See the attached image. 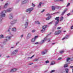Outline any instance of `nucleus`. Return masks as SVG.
Masks as SVG:
<instances>
[{
	"label": "nucleus",
	"mask_w": 73,
	"mask_h": 73,
	"mask_svg": "<svg viewBox=\"0 0 73 73\" xmlns=\"http://www.w3.org/2000/svg\"><path fill=\"white\" fill-rule=\"evenodd\" d=\"M60 19V17H58L55 18V20H56V21H54V22L55 23V26H56V25H57V24H58V22H59V19Z\"/></svg>",
	"instance_id": "1"
},
{
	"label": "nucleus",
	"mask_w": 73,
	"mask_h": 73,
	"mask_svg": "<svg viewBox=\"0 0 73 73\" xmlns=\"http://www.w3.org/2000/svg\"><path fill=\"white\" fill-rule=\"evenodd\" d=\"M5 13H6V11H3L1 12L0 17H3H3H5L6 15L5 14Z\"/></svg>",
	"instance_id": "2"
},
{
	"label": "nucleus",
	"mask_w": 73,
	"mask_h": 73,
	"mask_svg": "<svg viewBox=\"0 0 73 73\" xmlns=\"http://www.w3.org/2000/svg\"><path fill=\"white\" fill-rule=\"evenodd\" d=\"M47 40L46 38H45L44 39V40H42L41 42H40V44H42V43H44V41ZM50 40H51V39L50 38H48L47 39V42H50Z\"/></svg>",
	"instance_id": "3"
},
{
	"label": "nucleus",
	"mask_w": 73,
	"mask_h": 73,
	"mask_svg": "<svg viewBox=\"0 0 73 73\" xmlns=\"http://www.w3.org/2000/svg\"><path fill=\"white\" fill-rule=\"evenodd\" d=\"M17 23V19L12 21L10 22V24L11 25H13L14 24H15Z\"/></svg>",
	"instance_id": "4"
},
{
	"label": "nucleus",
	"mask_w": 73,
	"mask_h": 73,
	"mask_svg": "<svg viewBox=\"0 0 73 73\" xmlns=\"http://www.w3.org/2000/svg\"><path fill=\"white\" fill-rule=\"evenodd\" d=\"M33 10V8L31 7V8H29L26 10V12H29V13H31L32 11Z\"/></svg>",
	"instance_id": "5"
},
{
	"label": "nucleus",
	"mask_w": 73,
	"mask_h": 73,
	"mask_svg": "<svg viewBox=\"0 0 73 73\" xmlns=\"http://www.w3.org/2000/svg\"><path fill=\"white\" fill-rule=\"evenodd\" d=\"M46 16L48 17L47 18H46V20H49L50 18H51V16H50V14H46Z\"/></svg>",
	"instance_id": "6"
},
{
	"label": "nucleus",
	"mask_w": 73,
	"mask_h": 73,
	"mask_svg": "<svg viewBox=\"0 0 73 73\" xmlns=\"http://www.w3.org/2000/svg\"><path fill=\"white\" fill-rule=\"evenodd\" d=\"M13 16L12 13H10L9 15V19H10V20L12 19H13Z\"/></svg>",
	"instance_id": "7"
},
{
	"label": "nucleus",
	"mask_w": 73,
	"mask_h": 73,
	"mask_svg": "<svg viewBox=\"0 0 73 73\" xmlns=\"http://www.w3.org/2000/svg\"><path fill=\"white\" fill-rule=\"evenodd\" d=\"M29 0H24L21 2V4H24L27 3Z\"/></svg>",
	"instance_id": "8"
},
{
	"label": "nucleus",
	"mask_w": 73,
	"mask_h": 73,
	"mask_svg": "<svg viewBox=\"0 0 73 73\" xmlns=\"http://www.w3.org/2000/svg\"><path fill=\"white\" fill-rule=\"evenodd\" d=\"M61 30H58L56 31L54 33V34L55 35H58V34H60L61 33Z\"/></svg>",
	"instance_id": "9"
},
{
	"label": "nucleus",
	"mask_w": 73,
	"mask_h": 73,
	"mask_svg": "<svg viewBox=\"0 0 73 73\" xmlns=\"http://www.w3.org/2000/svg\"><path fill=\"white\" fill-rule=\"evenodd\" d=\"M18 50H15L13 52L11 53V54H16L17 52H18Z\"/></svg>",
	"instance_id": "10"
},
{
	"label": "nucleus",
	"mask_w": 73,
	"mask_h": 73,
	"mask_svg": "<svg viewBox=\"0 0 73 73\" xmlns=\"http://www.w3.org/2000/svg\"><path fill=\"white\" fill-rule=\"evenodd\" d=\"M13 35L12 34H11V36H7L6 37V38H8L9 40H11V38L13 36Z\"/></svg>",
	"instance_id": "11"
},
{
	"label": "nucleus",
	"mask_w": 73,
	"mask_h": 73,
	"mask_svg": "<svg viewBox=\"0 0 73 73\" xmlns=\"http://www.w3.org/2000/svg\"><path fill=\"white\" fill-rule=\"evenodd\" d=\"M31 36L32 35H31V34L29 33L27 35V38H30L31 37Z\"/></svg>",
	"instance_id": "12"
},
{
	"label": "nucleus",
	"mask_w": 73,
	"mask_h": 73,
	"mask_svg": "<svg viewBox=\"0 0 73 73\" xmlns=\"http://www.w3.org/2000/svg\"><path fill=\"white\" fill-rule=\"evenodd\" d=\"M17 70V69L16 68H13L10 70V72H16Z\"/></svg>",
	"instance_id": "13"
},
{
	"label": "nucleus",
	"mask_w": 73,
	"mask_h": 73,
	"mask_svg": "<svg viewBox=\"0 0 73 73\" xmlns=\"http://www.w3.org/2000/svg\"><path fill=\"white\" fill-rule=\"evenodd\" d=\"M69 37V35H66V36L64 37V38L62 39V40H64V39H68Z\"/></svg>",
	"instance_id": "14"
},
{
	"label": "nucleus",
	"mask_w": 73,
	"mask_h": 73,
	"mask_svg": "<svg viewBox=\"0 0 73 73\" xmlns=\"http://www.w3.org/2000/svg\"><path fill=\"white\" fill-rule=\"evenodd\" d=\"M28 22H26L25 23L24 26L25 27V28H26L28 27Z\"/></svg>",
	"instance_id": "15"
},
{
	"label": "nucleus",
	"mask_w": 73,
	"mask_h": 73,
	"mask_svg": "<svg viewBox=\"0 0 73 73\" xmlns=\"http://www.w3.org/2000/svg\"><path fill=\"white\" fill-rule=\"evenodd\" d=\"M12 10V8L8 9L7 11H6V13L7 12H11Z\"/></svg>",
	"instance_id": "16"
},
{
	"label": "nucleus",
	"mask_w": 73,
	"mask_h": 73,
	"mask_svg": "<svg viewBox=\"0 0 73 73\" xmlns=\"http://www.w3.org/2000/svg\"><path fill=\"white\" fill-rule=\"evenodd\" d=\"M55 8H57V7L54 6H52V11H54Z\"/></svg>",
	"instance_id": "17"
},
{
	"label": "nucleus",
	"mask_w": 73,
	"mask_h": 73,
	"mask_svg": "<svg viewBox=\"0 0 73 73\" xmlns=\"http://www.w3.org/2000/svg\"><path fill=\"white\" fill-rule=\"evenodd\" d=\"M12 31L13 32H16V29L15 27L13 28L12 29Z\"/></svg>",
	"instance_id": "18"
},
{
	"label": "nucleus",
	"mask_w": 73,
	"mask_h": 73,
	"mask_svg": "<svg viewBox=\"0 0 73 73\" xmlns=\"http://www.w3.org/2000/svg\"><path fill=\"white\" fill-rule=\"evenodd\" d=\"M64 70H65L66 73H68V72H69V69L68 68H65L64 69Z\"/></svg>",
	"instance_id": "19"
},
{
	"label": "nucleus",
	"mask_w": 73,
	"mask_h": 73,
	"mask_svg": "<svg viewBox=\"0 0 73 73\" xmlns=\"http://www.w3.org/2000/svg\"><path fill=\"white\" fill-rule=\"evenodd\" d=\"M4 38V35H0V38Z\"/></svg>",
	"instance_id": "20"
},
{
	"label": "nucleus",
	"mask_w": 73,
	"mask_h": 73,
	"mask_svg": "<svg viewBox=\"0 0 73 73\" xmlns=\"http://www.w3.org/2000/svg\"><path fill=\"white\" fill-rule=\"evenodd\" d=\"M8 4L7 3H5L4 6V8H7V7H8Z\"/></svg>",
	"instance_id": "21"
},
{
	"label": "nucleus",
	"mask_w": 73,
	"mask_h": 73,
	"mask_svg": "<svg viewBox=\"0 0 73 73\" xmlns=\"http://www.w3.org/2000/svg\"><path fill=\"white\" fill-rule=\"evenodd\" d=\"M47 27V25H45L43 26L42 27V29H44L45 30V29Z\"/></svg>",
	"instance_id": "22"
},
{
	"label": "nucleus",
	"mask_w": 73,
	"mask_h": 73,
	"mask_svg": "<svg viewBox=\"0 0 73 73\" xmlns=\"http://www.w3.org/2000/svg\"><path fill=\"white\" fill-rule=\"evenodd\" d=\"M35 39L34 38H32L31 40V42H34L35 41Z\"/></svg>",
	"instance_id": "23"
},
{
	"label": "nucleus",
	"mask_w": 73,
	"mask_h": 73,
	"mask_svg": "<svg viewBox=\"0 0 73 73\" xmlns=\"http://www.w3.org/2000/svg\"><path fill=\"white\" fill-rule=\"evenodd\" d=\"M66 10H67V9H66V10H65L63 12L62 14L61 15L62 16V15H64L65 13V12L66 11Z\"/></svg>",
	"instance_id": "24"
},
{
	"label": "nucleus",
	"mask_w": 73,
	"mask_h": 73,
	"mask_svg": "<svg viewBox=\"0 0 73 73\" xmlns=\"http://www.w3.org/2000/svg\"><path fill=\"white\" fill-rule=\"evenodd\" d=\"M63 8V7H60V6H57L56 7V8H58V9H60L61 8Z\"/></svg>",
	"instance_id": "25"
},
{
	"label": "nucleus",
	"mask_w": 73,
	"mask_h": 73,
	"mask_svg": "<svg viewBox=\"0 0 73 73\" xmlns=\"http://www.w3.org/2000/svg\"><path fill=\"white\" fill-rule=\"evenodd\" d=\"M41 2H40L39 3L38 6V8H41Z\"/></svg>",
	"instance_id": "26"
},
{
	"label": "nucleus",
	"mask_w": 73,
	"mask_h": 73,
	"mask_svg": "<svg viewBox=\"0 0 73 73\" xmlns=\"http://www.w3.org/2000/svg\"><path fill=\"white\" fill-rule=\"evenodd\" d=\"M47 51V50H45V52L44 51L42 52V54H46V53Z\"/></svg>",
	"instance_id": "27"
},
{
	"label": "nucleus",
	"mask_w": 73,
	"mask_h": 73,
	"mask_svg": "<svg viewBox=\"0 0 73 73\" xmlns=\"http://www.w3.org/2000/svg\"><path fill=\"white\" fill-rule=\"evenodd\" d=\"M35 56V55H33V56H32L31 57H29L28 58L27 60H29L30 59H32V57H33L34 56Z\"/></svg>",
	"instance_id": "28"
},
{
	"label": "nucleus",
	"mask_w": 73,
	"mask_h": 73,
	"mask_svg": "<svg viewBox=\"0 0 73 73\" xmlns=\"http://www.w3.org/2000/svg\"><path fill=\"white\" fill-rule=\"evenodd\" d=\"M35 24H40V22H38V21H35Z\"/></svg>",
	"instance_id": "29"
},
{
	"label": "nucleus",
	"mask_w": 73,
	"mask_h": 73,
	"mask_svg": "<svg viewBox=\"0 0 73 73\" xmlns=\"http://www.w3.org/2000/svg\"><path fill=\"white\" fill-rule=\"evenodd\" d=\"M3 18L0 17V22L1 23L2 22V20H3Z\"/></svg>",
	"instance_id": "30"
},
{
	"label": "nucleus",
	"mask_w": 73,
	"mask_h": 73,
	"mask_svg": "<svg viewBox=\"0 0 73 73\" xmlns=\"http://www.w3.org/2000/svg\"><path fill=\"white\" fill-rule=\"evenodd\" d=\"M54 64H55L54 62L53 61L51 63L50 65H54Z\"/></svg>",
	"instance_id": "31"
},
{
	"label": "nucleus",
	"mask_w": 73,
	"mask_h": 73,
	"mask_svg": "<svg viewBox=\"0 0 73 73\" xmlns=\"http://www.w3.org/2000/svg\"><path fill=\"white\" fill-rule=\"evenodd\" d=\"M45 30L44 29H42L41 30V32H42V33H43V32H45Z\"/></svg>",
	"instance_id": "32"
},
{
	"label": "nucleus",
	"mask_w": 73,
	"mask_h": 73,
	"mask_svg": "<svg viewBox=\"0 0 73 73\" xmlns=\"http://www.w3.org/2000/svg\"><path fill=\"white\" fill-rule=\"evenodd\" d=\"M64 19V17H60V21H62Z\"/></svg>",
	"instance_id": "33"
},
{
	"label": "nucleus",
	"mask_w": 73,
	"mask_h": 73,
	"mask_svg": "<svg viewBox=\"0 0 73 73\" xmlns=\"http://www.w3.org/2000/svg\"><path fill=\"white\" fill-rule=\"evenodd\" d=\"M64 50H62L60 51V53H61V54L63 53H64Z\"/></svg>",
	"instance_id": "34"
},
{
	"label": "nucleus",
	"mask_w": 73,
	"mask_h": 73,
	"mask_svg": "<svg viewBox=\"0 0 73 73\" xmlns=\"http://www.w3.org/2000/svg\"><path fill=\"white\" fill-rule=\"evenodd\" d=\"M68 65H67L66 64H64V68H66V67H68Z\"/></svg>",
	"instance_id": "35"
},
{
	"label": "nucleus",
	"mask_w": 73,
	"mask_h": 73,
	"mask_svg": "<svg viewBox=\"0 0 73 73\" xmlns=\"http://www.w3.org/2000/svg\"><path fill=\"white\" fill-rule=\"evenodd\" d=\"M70 60V58H66V61H69Z\"/></svg>",
	"instance_id": "36"
},
{
	"label": "nucleus",
	"mask_w": 73,
	"mask_h": 73,
	"mask_svg": "<svg viewBox=\"0 0 73 73\" xmlns=\"http://www.w3.org/2000/svg\"><path fill=\"white\" fill-rule=\"evenodd\" d=\"M45 63H46V64H48V63H49V61L47 60L45 61Z\"/></svg>",
	"instance_id": "37"
},
{
	"label": "nucleus",
	"mask_w": 73,
	"mask_h": 73,
	"mask_svg": "<svg viewBox=\"0 0 73 73\" xmlns=\"http://www.w3.org/2000/svg\"><path fill=\"white\" fill-rule=\"evenodd\" d=\"M8 41V40L7 39H5L4 40V41L5 42H7Z\"/></svg>",
	"instance_id": "38"
},
{
	"label": "nucleus",
	"mask_w": 73,
	"mask_h": 73,
	"mask_svg": "<svg viewBox=\"0 0 73 73\" xmlns=\"http://www.w3.org/2000/svg\"><path fill=\"white\" fill-rule=\"evenodd\" d=\"M38 37V36H35V37L34 38V39H35V40L36 39V38H37Z\"/></svg>",
	"instance_id": "39"
},
{
	"label": "nucleus",
	"mask_w": 73,
	"mask_h": 73,
	"mask_svg": "<svg viewBox=\"0 0 73 73\" xmlns=\"http://www.w3.org/2000/svg\"><path fill=\"white\" fill-rule=\"evenodd\" d=\"M70 68H72V73H73V66H70Z\"/></svg>",
	"instance_id": "40"
},
{
	"label": "nucleus",
	"mask_w": 73,
	"mask_h": 73,
	"mask_svg": "<svg viewBox=\"0 0 73 73\" xmlns=\"http://www.w3.org/2000/svg\"><path fill=\"white\" fill-rule=\"evenodd\" d=\"M11 29V27H9V29L8 30V32H9L10 31V30Z\"/></svg>",
	"instance_id": "41"
},
{
	"label": "nucleus",
	"mask_w": 73,
	"mask_h": 73,
	"mask_svg": "<svg viewBox=\"0 0 73 73\" xmlns=\"http://www.w3.org/2000/svg\"><path fill=\"white\" fill-rule=\"evenodd\" d=\"M0 47H1V48H3V45L0 44Z\"/></svg>",
	"instance_id": "42"
},
{
	"label": "nucleus",
	"mask_w": 73,
	"mask_h": 73,
	"mask_svg": "<svg viewBox=\"0 0 73 73\" xmlns=\"http://www.w3.org/2000/svg\"><path fill=\"white\" fill-rule=\"evenodd\" d=\"M35 31H36V30H32V33H34V32H35Z\"/></svg>",
	"instance_id": "43"
},
{
	"label": "nucleus",
	"mask_w": 73,
	"mask_h": 73,
	"mask_svg": "<svg viewBox=\"0 0 73 73\" xmlns=\"http://www.w3.org/2000/svg\"><path fill=\"white\" fill-rule=\"evenodd\" d=\"M32 5L33 7H35V5L33 3H32Z\"/></svg>",
	"instance_id": "44"
},
{
	"label": "nucleus",
	"mask_w": 73,
	"mask_h": 73,
	"mask_svg": "<svg viewBox=\"0 0 73 73\" xmlns=\"http://www.w3.org/2000/svg\"><path fill=\"white\" fill-rule=\"evenodd\" d=\"M55 72V70H52L50 71V73H53V72Z\"/></svg>",
	"instance_id": "45"
},
{
	"label": "nucleus",
	"mask_w": 73,
	"mask_h": 73,
	"mask_svg": "<svg viewBox=\"0 0 73 73\" xmlns=\"http://www.w3.org/2000/svg\"><path fill=\"white\" fill-rule=\"evenodd\" d=\"M69 5H70V3H68V4H67V5L66 6V7H68L69 6Z\"/></svg>",
	"instance_id": "46"
},
{
	"label": "nucleus",
	"mask_w": 73,
	"mask_h": 73,
	"mask_svg": "<svg viewBox=\"0 0 73 73\" xmlns=\"http://www.w3.org/2000/svg\"><path fill=\"white\" fill-rule=\"evenodd\" d=\"M52 23H53L52 21L50 22L48 24H52Z\"/></svg>",
	"instance_id": "47"
},
{
	"label": "nucleus",
	"mask_w": 73,
	"mask_h": 73,
	"mask_svg": "<svg viewBox=\"0 0 73 73\" xmlns=\"http://www.w3.org/2000/svg\"><path fill=\"white\" fill-rule=\"evenodd\" d=\"M38 59H36L35 60V61H38Z\"/></svg>",
	"instance_id": "48"
},
{
	"label": "nucleus",
	"mask_w": 73,
	"mask_h": 73,
	"mask_svg": "<svg viewBox=\"0 0 73 73\" xmlns=\"http://www.w3.org/2000/svg\"><path fill=\"white\" fill-rule=\"evenodd\" d=\"M19 42H17L16 43V45H17V44H18L19 43Z\"/></svg>",
	"instance_id": "49"
},
{
	"label": "nucleus",
	"mask_w": 73,
	"mask_h": 73,
	"mask_svg": "<svg viewBox=\"0 0 73 73\" xmlns=\"http://www.w3.org/2000/svg\"><path fill=\"white\" fill-rule=\"evenodd\" d=\"M57 1H62L63 0H57Z\"/></svg>",
	"instance_id": "50"
},
{
	"label": "nucleus",
	"mask_w": 73,
	"mask_h": 73,
	"mask_svg": "<svg viewBox=\"0 0 73 73\" xmlns=\"http://www.w3.org/2000/svg\"><path fill=\"white\" fill-rule=\"evenodd\" d=\"M44 11H45V10H43V11H41V13H42L43 12H44Z\"/></svg>",
	"instance_id": "51"
},
{
	"label": "nucleus",
	"mask_w": 73,
	"mask_h": 73,
	"mask_svg": "<svg viewBox=\"0 0 73 73\" xmlns=\"http://www.w3.org/2000/svg\"><path fill=\"white\" fill-rule=\"evenodd\" d=\"M58 60H61V58H58Z\"/></svg>",
	"instance_id": "52"
},
{
	"label": "nucleus",
	"mask_w": 73,
	"mask_h": 73,
	"mask_svg": "<svg viewBox=\"0 0 73 73\" xmlns=\"http://www.w3.org/2000/svg\"><path fill=\"white\" fill-rule=\"evenodd\" d=\"M71 29H73V26H72L71 27Z\"/></svg>",
	"instance_id": "53"
},
{
	"label": "nucleus",
	"mask_w": 73,
	"mask_h": 73,
	"mask_svg": "<svg viewBox=\"0 0 73 73\" xmlns=\"http://www.w3.org/2000/svg\"><path fill=\"white\" fill-rule=\"evenodd\" d=\"M61 29V27H58L57 28L58 29Z\"/></svg>",
	"instance_id": "54"
},
{
	"label": "nucleus",
	"mask_w": 73,
	"mask_h": 73,
	"mask_svg": "<svg viewBox=\"0 0 73 73\" xmlns=\"http://www.w3.org/2000/svg\"><path fill=\"white\" fill-rule=\"evenodd\" d=\"M35 44H38V42H36L35 43Z\"/></svg>",
	"instance_id": "55"
},
{
	"label": "nucleus",
	"mask_w": 73,
	"mask_h": 73,
	"mask_svg": "<svg viewBox=\"0 0 73 73\" xmlns=\"http://www.w3.org/2000/svg\"><path fill=\"white\" fill-rule=\"evenodd\" d=\"M21 37L22 38V37H23V35H21Z\"/></svg>",
	"instance_id": "56"
},
{
	"label": "nucleus",
	"mask_w": 73,
	"mask_h": 73,
	"mask_svg": "<svg viewBox=\"0 0 73 73\" xmlns=\"http://www.w3.org/2000/svg\"><path fill=\"white\" fill-rule=\"evenodd\" d=\"M67 16H69V15H70V14L68 13V14H67Z\"/></svg>",
	"instance_id": "57"
},
{
	"label": "nucleus",
	"mask_w": 73,
	"mask_h": 73,
	"mask_svg": "<svg viewBox=\"0 0 73 73\" xmlns=\"http://www.w3.org/2000/svg\"><path fill=\"white\" fill-rule=\"evenodd\" d=\"M15 48V47H11V48Z\"/></svg>",
	"instance_id": "58"
},
{
	"label": "nucleus",
	"mask_w": 73,
	"mask_h": 73,
	"mask_svg": "<svg viewBox=\"0 0 73 73\" xmlns=\"http://www.w3.org/2000/svg\"><path fill=\"white\" fill-rule=\"evenodd\" d=\"M7 58H8V57H9V56H7Z\"/></svg>",
	"instance_id": "59"
},
{
	"label": "nucleus",
	"mask_w": 73,
	"mask_h": 73,
	"mask_svg": "<svg viewBox=\"0 0 73 73\" xmlns=\"http://www.w3.org/2000/svg\"><path fill=\"white\" fill-rule=\"evenodd\" d=\"M32 64H33V63H31L29 65H32Z\"/></svg>",
	"instance_id": "60"
},
{
	"label": "nucleus",
	"mask_w": 73,
	"mask_h": 73,
	"mask_svg": "<svg viewBox=\"0 0 73 73\" xmlns=\"http://www.w3.org/2000/svg\"><path fill=\"white\" fill-rule=\"evenodd\" d=\"M1 54H0V57H1Z\"/></svg>",
	"instance_id": "61"
},
{
	"label": "nucleus",
	"mask_w": 73,
	"mask_h": 73,
	"mask_svg": "<svg viewBox=\"0 0 73 73\" xmlns=\"http://www.w3.org/2000/svg\"><path fill=\"white\" fill-rule=\"evenodd\" d=\"M55 44L54 43H52V45H53V44Z\"/></svg>",
	"instance_id": "62"
},
{
	"label": "nucleus",
	"mask_w": 73,
	"mask_h": 73,
	"mask_svg": "<svg viewBox=\"0 0 73 73\" xmlns=\"http://www.w3.org/2000/svg\"><path fill=\"white\" fill-rule=\"evenodd\" d=\"M64 32H66V31H64Z\"/></svg>",
	"instance_id": "63"
},
{
	"label": "nucleus",
	"mask_w": 73,
	"mask_h": 73,
	"mask_svg": "<svg viewBox=\"0 0 73 73\" xmlns=\"http://www.w3.org/2000/svg\"><path fill=\"white\" fill-rule=\"evenodd\" d=\"M1 1H3V0H1Z\"/></svg>",
	"instance_id": "64"
}]
</instances>
